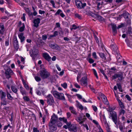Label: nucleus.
<instances>
[{
  "instance_id": "nucleus-1",
  "label": "nucleus",
  "mask_w": 132,
  "mask_h": 132,
  "mask_svg": "<svg viewBox=\"0 0 132 132\" xmlns=\"http://www.w3.org/2000/svg\"><path fill=\"white\" fill-rule=\"evenodd\" d=\"M123 73V72L121 71H119L113 75L112 76V79L113 80H114L117 78H118V80L120 81H121L124 79Z\"/></svg>"
},
{
  "instance_id": "nucleus-2",
  "label": "nucleus",
  "mask_w": 132,
  "mask_h": 132,
  "mask_svg": "<svg viewBox=\"0 0 132 132\" xmlns=\"http://www.w3.org/2000/svg\"><path fill=\"white\" fill-rule=\"evenodd\" d=\"M110 116L112 117V119L113 122L116 125L117 127V128L118 125L120 123L119 121H118L117 119V113L115 111H113L112 112L110 113Z\"/></svg>"
},
{
  "instance_id": "nucleus-3",
  "label": "nucleus",
  "mask_w": 132,
  "mask_h": 132,
  "mask_svg": "<svg viewBox=\"0 0 132 132\" xmlns=\"http://www.w3.org/2000/svg\"><path fill=\"white\" fill-rule=\"evenodd\" d=\"M40 76L43 79H45L48 77L50 75V73L48 72L46 69L42 70L40 71Z\"/></svg>"
},
{
  "instance_id": "nucleus-4",
  "label": "nucleus",
  "mask_w": 132,
  "mask_h": 132,
  "mask_svg": "<svg viewBox=\"0 0 132 132\" xmlns=\"http://www.w3.org/2000/svg\"><path fill=\"white\" fill-rule=\"evenodd\" d=\"M55 97L60 100H65V99L62 93H59L56 91H54L52 93Z\"/></svg>"
},
{
  "instance_id": "nucleus-5",
  "label": "nucleus",
  "mask_w": 132,
  "mask_h": 132,
  "mask_svg": "<svg viewBox=\"0 0 132 132\" xmlns=\"http://www.w3.org/2000/svg\"><path fill=\"white\" fill-rule=\"evenodd\" d=\"M38 53V50L36 49L35 47H33V49L30 51V56L32 57L33 60H35Z\"/></svg>"
},
{
  "instance_id": "nucleus-6",
  "label": "nucleus",
  "mask_w": 132,
  "mask_h": 132,
  "mask_svg": "<svg viewBox=\"0 0 132 132\" xmlns=\"http://www.w3.org/2000/svg\"><path fill=\"white\" fill-rule=\"evenodd\" d=\"M49 128L50 130L49 132H53L57 129V127L56 123L49 122Z\"/></svg>"
},
{
  "instance_id": "nucleus-7",
  "label": "nucleus",
  "mask_w": 132,
  "mask_h": 132,
  "mask_svg": "<svg viewBox=\"0 0 132 132\" xmlns=\"http://www.w3.org/2000/svg\"><path fill=\"white\" fill-rule=\"evenodd\" d=\"M47 99V102L48 105H53V104L54 103L53 97L51 94H49L46 97Z\"/></svg>"
},
{
  "instance_id": "nucleus-8",
  "label": "nucleus",
  "mask_w": 132,
  "mask_h": 132,
  "mask_svg": "<svg viewBox=\"0 0 132 132\" xmlns=\"http://www.w3.org/2000/svg\"><path fill=\"white\" fill-rule=\"evenodd\" d=\"M13 74V71L10 68H7L5 70V76L6 78L8 79L11 77V75Z\"/></svg>"
},
{
  "instance_id": "nucleus-9",
  "label": "nucleus",
  "mask_w": 132,
  "mask_h": 132,
  "mask_svg": "<svg viewBox=\"0 0 132 132\" xmlns=\"http://www.w3.org/2000/svg\"><path fill=\"white\" fill-rule=\"evenodd\" d=\"M86 119L85 116V115H83V116H80V117H78L77 121L80 124H81L85 121Z\"/></svg>"
},
{
  "instance_id": "nucleus-10",
  "label": "nucleus",
  "mask_w": 132,
  "mask_h": 132,
  "mask_svg": "<svg viewBox=\"0 0 132 132\" xmlns=\"http://www.w3.org/2000/svg\"><path fill=\"white\" fill-rule=\"evenodd\" d=\"M13 45L15 49L18 50L19 48V45L16 37H14L13 40Z\"/></svg>"
},
{
  "instance_id": "nucleus-11",
  "label": "nucleus",
  "mask_w": 132,
  "mask_h": 132,
  "mask_svg": "<svg viewBox=\"0 0 132 132\" xmlns=\"http://www.w3.org/2000/svg\"><path fill=\"white\" fill-rule=\"evenodd\" d=\"M81 84V85H83L85 86L87 85V77L85 76L83 77L80 80Z\"/></svg>"
},
{
  "instance_id": "nucleus-12",
  "label": "nucleus",
  "mask_w": 132,
  "mask_h": 132,
  "mask_svg": "<svg viewBox=\"0 0 132 132\" xmlns=\"http://www.w3.org/2000/svg\"><path fill=\"white\" fill-rule=\"evenodd\" d=\"M40 19L38 18H37L36 19H35L33 21V23H34V26L37 28L39 26V24L40 22Z\"/></svg>"
},
{
  "instance_id": "nucleus-13",
  "label": "nucleus",
  "mask_w": 132,
  "mask_h": 132,
  "mask_svg": "<svg viewBox=\"0 0 132 132\" xmlns=\"http://www.w3.org/2000/svg\"><path fill=\"white\" fill-rule=\"evenodd\" d=\"M111 25L112 29V32L114 35H115L117 33V27L116 24H114L111 23Z\"/></svg>"
},
{
  "instance_id": "nucleus-14",
  "label": "nucleus",
  "mask_w": 132,
  "mask_h": 132,
  "mask_svg": "<svg viewBox=\"0 0 132 132\" xmlns=\"http://www.w3.org/2000/svg\"><path fill=\"white\" fill-rule=\"evenodd\" d=\"M69 130L70 131H72L74 132L77 131V127L75 125L72 124L70 126L68 127Z\"/></svg>"
},
{
  "instance_id": "nucleus-15",
  "label": "nucleus",
  "mask_w": 132,
  "mask_h": 132,
  "mask_svg": "<svg viewBox=\"0 0 132 132\" xmlns=\"http://www.w3.org/2000/svg\"><path fill=\"white\" fill-rule=\"evenodd\" d=\"M58 119L57 117L54 114L53 115L50 122L56 123Z\"/></svg>"
},
{
  "instance_id": "nucleus-16",
  "label": "nucleus",
  "mask_w": 132,
  "mask_h": 132,
  "mask_svg": "<svg viewBox=\"0 0 132 132\" xmlns=\"http://www.w3.org/2000/svg\"><path fill=\"white\" fill-rule=\"evenodd\" d=\"M111 49L115 53H118V48L116 45L112 44L111 46Z\"/></svg>"
},
{
  "instance_id": "nucleus-17",
  "label": "nucleus",
  "mask_w": 132,
  "mask_h": 132,
  "mask_svg": "<svg viewBox=\"0 0 132 132\" xmlns=\"http://www.w3.org/2000/svg\"><path fill=\"white\" fill-rule=\"evenodd\" d=\"M43 56L45 59L48 61H50L51 57L47 53H44L43 54Z\"/></svg>"
},
{
  "instance_id": "nucleus-18",
  "label": "nucleus",
  "mask_w": 132,
  "mask_h": 132,
  "mask_svg": "<svg viewBox=\"0 0 132 132\" xmlns=\"http://www.w3.org/2000/svg\"><path fill=\"white\" fill-rule=\"evenodd\" d=\"M0 94L1 100H4V99H5L6 95L5 92H3L2 90H1L0 91Z\"/></svg>"
},
{
  "instance_id": "nucleus-19",
  "label": "nucleus",
  "mask_w": 132,
  "mask_h": 132,
  "mask_svg": "<svg viewBox=\"0 0 132 132\" xmlns=\"http://www.w3.org/2000/svg\"><path fill=\"white\" fill-rule=\"evenodd\" d=\"M75 2L77 7L79 9H81V2L79 0H76Z\"/></svg>"
},
{
  "instance_id": "nucleus-20",
  "label": "nucleus",
  "mask_w": 132,
  "mask_h": 132,
  "mask_svg": "<svg viewBox=\"0 0 132 132\" xmlns=\"http://www.w3.org/2000/svg\"><path fill=\"white\" fill-rule=\"evenodd\" d=\"M23 33H20L18 35V37L21 40V42H23L24 40L25 37L23 36Z\"/></svg>"
},
{
  "instance_id": "nucleus-21",
  "label": "nucleus",
  "mask_w": 132,
  "mask_h": 132,
  "mask_svg": "<svg viewBox=\"0 0 132 132\" xmlns=\"http://www.w3.org/2000/svg\"><path fill=\"white\" fill-rule=\"evenodd\" d=\"M26 13L28 14L29 16H31L32 15V13L30 10L29 8H25L24 9Z\"/></svg>"
},
{
  "instance_id": "nucleus-22",
  "label": "nucleus",
  "mask_w": 132,
  "mask_h": 132,
  "mask_svg": "<svg viewBox=\"0 0 132 132\" xmlns=\"http://www.w3.org/2000/svg\"><path fill=\"white\" fill-rule=\"evenodd\" d=\"M95 17L97 18V19L100 21H103L104 20V19L101 16L97 14H95Z\"/></svg>"
},
{
  "instance_id": "nucleus-23",
  "label": "nucleus",
  "mask_w": 132,
  "mask_h": 132,
  "mask_svg": "<svg viewBox=\"0 0 132 132\" xmlns=\"http://www.w3.org/2000/svg\"><path fill=\"white\" fill-rule=\"evenodd\" d=\"M103 98V99H102V101L105 104L108 105L109 104V103L106 97L105 96H104Z\"/></svg>"
},
{
  "instance_id": "nucleus-24",
  "label": "nucleus",
  "mask_w": 132,
  "mask_h": 132,
  "mask_svg": "<svg viewBox=\"0 0 132 132\" xmlns=\"http://www.w3.org/2000/svg\"><path fill=\"white\" fill-rule=\"evenodd\" d=\"M132 28L130 26L128 28V29L126 32V35H130L132 34V31H131Z\"/></svg>"
},
{
  "instance_id": "nucleus-25",
  "label": "nucleus",
  "mask_w": 132,
  "mask_h": 132,
  "mask_svg": "<svg viewBox=\"0 0 132 132\" xmlns=\"http://www.w3.org/2000/svg\"><path fill=\"white\" fill-rule=\"evenodd\" d=\"M129 14V13L127 12H123L121 15H119V16H123L125 19H128V15Z\"/></svg>"
},
{
  "instance_id": "nucleus-26",
  "label": "nucleus",
  "mask_w": 132,
  "mask_h": 132,
  "mask_svg": "<svg viewBox=\"0 0 132 132\" xmlns=\"http://www.w3.org/2000/svg\"><path fill=\"white\" fill-rule=\"evenodd\" d=\"M69 110L71 111V112L75 115L77 114V113L75 110L73 108V107L70 106L69 108Z\"/></svg>"
},
{
  "instance_id": "nucleus-27",
  "label": "nucleus",
  "mask_w": 132,
  "mask_h": 132,
  "mask_svg": "<svg viewBox=\"0 0 132 132\" xmlns=\"http://www.w3.org/2000/svg\"><path fill=\"white\" fill-rule=\"evenodd\" d=\"M99 55L100 57L104 60L106 59V58L104 54L102 53H99Z\"/></svg>"
},
{
  "instance_id": "nucleus-28",
  "label": "nucleus",
  "mask_w": 132,
  "mask_h": 132,
  "mask_svg": "<svg viewBox=\"0 0 132 132\" xmlns=\"http://www.w3.org/2000/svg\"><path fill=\"white\" fill-rule=\"evenodd\" d=\"M116 108L115 107H113V108H111L110 106H108V110H107L108 111H109L111 113L113 112V111Z\"/></svg>"
},
{
  "instance_id": "nucleus-29",
  "label": "nucleus",
  "mask_w": 132,
  "mask_h": 132,
  "mask_svg": "<svg viewBox=\"0 0 132 132\" xmlns=\"http://www.w3.org/2000/svg\"><path fill=\"white\" fill-rule=\"evenodd\" d=\"M11 89L13 92L14 93L17 94V88L14 86H12Z\"/></svg>"
},
{
  "instance_id": "nucleus-30",
  "label": "nucleus",
  "mask_w": 132,
  "mask_h": 132,
  "mask_svg": "<svg viewBox=\"0 0 132 132\" xmlns=\"http://www.w3.org/2000/svg\"><path fill=\"white\" fill-rule=\"evenodd\" d=\"M7 97L8 98L11 100H12L13 99V97L9 93V92H7Z\"/></svg>"
},
{
  "instance_id": "nucleus-31",
  "label": "nucleus",
  "mask_w": 132,
  "mask_h": 132,
  "mask_svg": "<svg viewBox=\"0 0 132 132\" xmlns=\"http://www.w3.org/2000/svg\"><path fill=\"white\" fill-rule=\"evenodd\" d=\"M25 26L24 24L23 23L22 24V27H20L19 29V31L20 32L23 31L24 29Z\"/></svg>"
},
{
  "instance_id": "nucleus-32",
  "label": "nucleus",
  "mask_w": 132,
  "mask_h": 132,
  "mask_svg": "<svg viewBox=\"0 0 132 132\" xmlns=\"http://www.w3.org/2000/svg\"><path fill=\"white\" fill-rule=\"evenodd\" d=\"M32 8L33 10L34 11V12L32 13V15L35 16L37 15V12H36L35 8L34 6H32Z\"/></svg>"
},
{
  "instance_id": "nucleus-33",
  "label": "nucleus",
  "mask_w": 132,
  "mask_h": 132,
  "mask_svg": "<svg viewBox=\"0 0 132 132\" xmlns=\"http://www.w3.org/2000/svg\"><path fill=\"white\" fill-rule=\"evenodd\" d=\"M117 85L119 91L121 92H122V87L121 84H117Z\"/></svg>"
},
{
  "instance_id": "nucleus-34",
  "label": "nucleus",
  "mask_w": 132,
  "mask_h": 132,
  "mask_svg": "<svg viewBox=\"0 0 132 132\" xmlns=\"http://www.w3.org/2000/svg\"><path fill=\"white\" fill-rule=\"evenodd\" d=\"M75 17L76 18H77L79 19H81L82 18L81 15H79V14L76 13L75 14Z\"/></svg>"
},
{
  "instance_id": "nucleus-35",
  "label": "nucleus",
  "mask_w": 132,
  "mask_h": 132,
  "mask_svg": "<svg viewBox=\"0 0 132 132\" xmlns=\"http://www.w3.org/2000/svg\"><path fill=\"white\" fill-rule=\"evenodd\" d=\"M49 45L50 47L53 49H55L56 47V45L54 44H50Z\"/></svg>"
},
{
  "instance_id": "nucleus-36",
  "label": "nucleus",
  "mask_w": 132,
  "mask_h": 132,
  "mask_svg": "<svg viewBox=\"0 0 132 132\" xmlns=\"http://www.w3.org/2000/svg\"><path fill=\"white\" fill-rule=\"evenodd\" d=\"M93 72L94 75L96 76L97 79H98V76L97 73L95 70L94 69H93Z\"/></svg>"
},
{
  "instance_id": "nucleus-37",
  "label": "nucleus",
  "mask_w": 132,
  "mask_h": 132,
  "mask_svg": "<svg viewBox=\"0 0 132 132\" xmlns=\"http://www.w3.org/2000/svg\"><path fill=\"white\" fill-rule=\"evenodd\" d=\"M102 4H101L100 3H98L97 4V9L98 10H99L102 7Z\"/></svg>"
},
{
  "instance_id": "nucleus-38",
  "label": "nucleus",
  "mask_w": 132,
  "mask_h": 132,
  "mask_svg": "<svg viewBox=\"0 0 132 132\" xmlns=\"http://www.w3.org/2000/svg\"><path fill=\"white\" fill-rule=\"evenodd\" d=\"M0 28L2 30L4 31V27L3 23H0Z\"/></svg>"
},
{
  "instance_id": "nucleus-39",
  "label": "nucleus",
  "mask_w": 132,
  "mask_h": 132,
  "mask_svg": "<svg viewBox=\"0 0 132 132\" xmlns=\"http://www.w3.org/2000/svg\"><path fill=\"white\" fill-rule=\"evenodd\" d=\"M35 79L36 81L37 82L41 80L40 78L38 76H35Z\"/></svg>"
},
{
  "instance_id": "nucleus-40",
  "label": "nucleus",
  "mask_w": 132,
  "mask_h": 132,
  "mask_svg": "<svg viewBox=\"0 0 132 132\" xmlns=\"http://www.w3.org/2000/svg\"><path fill=\"white\" fill-rule=\"evenodd\" d=\"M125 112L124 110L123 109H121L120 111L119 114L121 115L122 113L123 115L124 114Z\"/></svg>"
},
{
  "instance_id": "nucleus-41",
  "label": "nucleus",
  "mask_w": 132,
  "mask_h": 132,
  "mask_svg": "<svg viewBox=\"0 0 132 132\" xmlns=\"http://www.w3.org/2000/svg\"><path fill=\"white\" fill-rule=\"evenodd\" d=\"M61 86L64 88L65 89L67 87V84L66 83H64L63 84H62Z\"/></svg>"
},
{
  "instance_id": "nucleus-42",
  "label": "nucleus",
  "mask_w": 132,
  "mask_h": 132,
  "mask_svg": "<svg viewBox=\"0 0 132 132\" xmlns=\"http://www.w3.org/2000/svg\"><path fill=\"white\" fill-rule=\"evenodd\" d=\"M23 99L24 100L27 101H29L30 100L29 98L27 96H25L23 97Z\"/></svg>"
},
{
  "instance_id": "nucleus-43",
  "label": "nucleus",
  "mask_w": 132,
  "mask_h": 132,
  "mask_svg": "<svg viewBox=\"0 0 132 132\" xmlns=\"http://www.w3.org/2000/svg\"><path fill=\"white\" fill-rule=\"evenodd\" d=\"M119 104L121 109H122L125 108V106L122 102L119 103Z\"/></svg>"
},
{
  "instance_id": "nucleus-44",
  "label": "nucleus",
  "mask_w": 132,
  "mask_h": 132,
  "mask_svg": "<svg viewBox=\"0 0 132 132\" xmlns=\"http://www.w3.org/2000/svg\"><path fill=\"white\" fill-rule=\"evenodd\" d=\"M61 12H62V11L60 9H59L55 14V15H59Z\"/></svg>"
},
{
  "instance_id": "nucleus-45",
  "label": "nucleus",
  "mask_w": 132,
  "mask_h": 132,
  "mask_svg": "<svg viewBox=\"0 0 132 132\" xmlns=\"http://www.w3.org/2000/svg\"><path fill=\"white\" fill-rule=\"evenodd\" d=\"M3 100V101L1 103V105H6L7 103L5 101V99H4V100Z\"/></svg>"
},
{
  "instance_id": "nucleus-46",
  "label": "nucleus",
  "mask_w": 132,
  "mask_h": 132,
  "mask_svg": "<svg viewBox=\"0 0 132 132\" xmlns=\"http://www.w3.org/2000/svg\"><path fill=\"white\" fill-rule=\"evenodd\" d=\"M89 62L90 63H94V61L93 59L91 58H89L88 60Z\"/></svg>"
},
{
  "instance_id": "nucleus-47",
  "label": "nucleus",
  "mask_w": 132,
  "mask_h": 132,
  "mask_svg": "<svg viewBox=\"0 0 132 132\" xmlns=\"http://www.w3.org/2000/svg\"><path fill=\"white\" fill-rule=\"evenodd\" d=\"M125 97L127 98L128 100L130 101L131 100V98L128 95H126L125 96Z\"/></svg>"
},
{
  "instance_id": "nucleus-48",
  "label": "nucleus",
  "mask_w": 132,
  "mask_h": 132,
  "mask_svg": "<svg viewBox=\"0 0 132 132\" xmlns=\"http://www.w3.org/2000/svg\"><path fill=\"white\" fill-rule=\"evenodd\" d=\"M24 85L26 89L27 90H28L29 89V87L26 84V82H23Z\"/></svg>"
},
{
  "instance_id": "nucleus-49",
  "label": "nucleus",
  "mask_w": 132,
  "mask_h": 132,
  "mask_svg": "<svg viewBox=\"0 0 132 132\" xmlns=\"http://www.w3.org/2000/svg\"><path fill=\"white\" fill-rule=\"evenodd\" d=\"M86 3H84L83 4L81 2V9L82 8H84V7L85 6H86Z\"/></svg>"
},
{
  "instance_id": "nucleus-50",
  "label": "nucleus",
  "mask_w": 132,
  "mask_h": 132,
  "mask_svg": "<svg viewBox=\"0 0 132 132\" xmlns=\"http://www.w3.org/2000/svg\"><path fill=\"white\" fill-rule=\"evenodd\" d=\"M50 3L51 4H52L53 7L54 8L55 7V4L54 2V1L53 0H51L50 1Z\"/></svg>"
},
{
  "instance_id": "nucleus-51",
  "label": "nucleus",
  "mask_w": 132,
  "mask_h": 132,
  "mask_svg": "<svg viewBox=\"0 0 132 132\" xmlns=\"http://www.w3.org/2000/svg\"><path fill=\"white\" fill-rule=\"evenodd\" d=\"M33 130L34 132H39V131L38 130L37 128H36L34 127Z\"/></svg>"
},
{
  "instance_id": "nucleus-52",
  "label": "nucleus",
  "mask_w": 132,
  "mask_h": 132,
  "mask_svg": "<svg viewBox=\"0 0 132 132\" xmlns=\"http://www.w3.org/2000/svg\"><path fill=\"white\" fill-rule=\"evenodd\" d=\"M92 55L94 58L96 59L97 58V56L96 52H94L93 53Z\"/></svg>"
},
{
  "instance_id": "nucleus-53",
  "label": "nucleus",
  "mask_w": 132,
  "mask_h": 132,
  "mask_svg": "<svg viewBox=\"0 0 132 132\" xmlns=\"http://www.w3.org/2000/svg\"><path fill=\"white\" fill-rule=\"evenodd\" d=\"M39 13L40 14H44L45 13V12L44 11H42L41 10H39Z\"/></svg>"
},
{
  "instance_id": "nucleus-54",
  "label": "nucleus",
  "mask_w": 132,
  "mask_h": 132,
  "mask_svg": "<svg viewBox=\"0 0 132 132\" xmlns=\"http://www.w3.org/2000/svg\"><path fill=\"white\" fill-rule=\"evenodd\" d=\"M42 38L43 40H46L47 38L46 35H43L42 36Z\"/></svg>"
},
{
  "instance_id": "nucleus-55",
  "label": "nucleus",
  "mask_w": 132,
  "mask_h": 132,
  "mask_svg": "<svg viewBox=\"0 0 132 132\" xmlns=\"http://www.w3.org/2000/svg\"><path fill=\"white\" fill-rule=\"evenodd\" d=\"M94 110L96 112L97 111V107L95 106H92Z\"/></svg>"
},
{
  "instance_id": "nucleus-56",
  "label": "nucleus",
  "mask_w": 132,
  "mask_h": 132,
  "mask_svg": "<svg viewBox=\"0 0 132 132\" xmlns=\"http://www.w3.org/2000/svg\"><path fill=\"white\" fill-rule=\"evenodd\" d=\"M72 27L73 28H72L71 29V30H72L73 29H77V28L76 27V26L75 24H73L72 25Z\"/></svg>"
},
{
  "instance_id": "nucleus-57",
  "label": "nucleus",
  "mask_w": 132,
  "mask_h": 132,
  "mask_svg": "<svg viewBox=\"0 0 132 132\" xmlns=\"http://www.w3.org/2000/svg\"><path fill=\"white\" fill-rule=\"evenodd\" d=\"M36 93L37 94L39 95H40L41 94V92L38 90H36Z\"/></svg>"
},
{
  "instance_id": "nucleus-58",
  "label": "nucleus",
  "mask_w": 132,
  "mask_h": 132,
  "mask_svg": "<svg viewBox=\"0 0 132 132\" xmlns=\"http://www.w3.org/2000/svg\"><path fill=\"white\" fill-rule=\"evenodd\" d=\"M57 127H61L62 126V123L60 122L59 123H57Z\"/></svg>"
},
{
  "instance_id": "nucleus-59",
  "label": "nucleus",
  "mask_w": 132,
  "mask_h": 132,
  "mask_svg": "<svg viewBox=\"0 0 132 132\" xmlns=\"http://www.w3.org/2000/svg\"><path fill=\"white\" fill-rule=\"evenodd\" d=\"M89 88H90L94 92H95V90L94 88H93L92 87L91 85H90L89 86Z\"/></svg>"
},
{
  "instance_id": "nucleus-60",
  "label": "nucleus",
  "mask_w": 132,
  "mask_h": 132,
  "mask_svg": "<svg viewBox=\"0 0 132 132\" xmlns=\"http://www.w3.org/2000/svg\"><path fill=\"white\" fill-rule=\"evenodd\" d=\"M67 117L68 118H69L71 116V114L70 112H68L67 113Z\"/></svg>"
},
{
  "instance_id": "nucleus-61",
  "label": "nucleus",
  "mask_w": 132,
  "mask_h": 132,
  "mask_svg": "<svg viewBox=\"0 0 132 132\" xmlns=\"http://www.w3.org/2000/svg\"><path fill=\"white\" fill-rule=\"evenodd\" d=\"M76 95L80 99H82V97L81 96L78 94H76Z\"/></svg>"
},
{
  "instance_id": "nucleus-62",
  "label": "nucleus",
  "mask_w": 132,
  "mask_h": 132,
  "mask_svg": "<svg viewBox=\"0 0 132 132\" xmlns=\"http://www.w3.org/2000/svg\"><path fill=\"white\" fill-rule=\"evenodd\" d=\"M82 125L84 126V127H86V129L87 130H89V128H88V126L86 124H83Z\"/></svg>"
},
{
  "instance_id": "nucleus-63",
  "label": "nucleus",
  "mask_w": 132,
  "mask_h": 132,
  "mask_svg": "<svg viewBox=\"0 0 132 132\" xmlns=\"http://www.w3.org/2000/svg\"><path fill=\"white\" fill-rule=\"evenodd\" d=\"M74 85L75 86V87L77 88H80V86L78 85V84L77 83H76L74 84Z\"/></svg>"
},
{
  "instance_id": "nucleus-64",
  "label": "nucleus",
  "mask_w": 132,
  "mask_h": 132,
  "mask_svg": "<svg viewBox=\"0 0 132 132\" xmlns=\"http://www.w3.org/2000/svg\"><path fill=\"white\" fill-rule=\"evenodd\" d=\"M106 130L107 132H111L110 130V128H109V127H106Z\"/></svg>"
}]
</instances>
